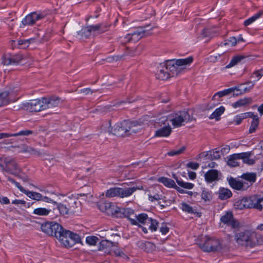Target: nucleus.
I'll return each instance as SVG.
<instances>
[{
	"label": "nucleus",
	"mask_w": 263,
	"mask_h": 263,
	"mask_svg": "<svg viewBox=\"0 0 263 263\" xmlns=\"http://www.w3.org/2000/svg\"><path fill=\"white\" fill-rule=\"evenodd\" d=\"M142 123V122L137 120L133 121L124 120L111 127V120H108L105 124L106 126L108 125V127L107 130L104 129V130L118 137H127L137 133L138 129L135 127L141 126Z\"/></svg>",
	"instance_id": "nucleus-1"
},
{
	"label": "nucleus",
	"mask_w": 263,
	"mask_h": 263,
	"mask_svg": "<svg viewBox=\"0 0 263 263\" xmlns=\"http://www.w3.org/2000/svg\"><path fill=\"white\" fill-rule=\"evenodd\" d=\"M263 198H258L257 195L244 197L241 199H236L234 203V208L236 210L246 209H255L261 211L263 209Z\"/></svg>",
	"instance_id": "nucleus-2"
},
{
	"label": "nucleus",
	"mask_w": 263,
	"mask_h": 263,
	"mask_svg": "<svg viewBox=\"0 0 263 263\" xmlns=\"http://www.w3.org/2000/svg\"><path fill=\"white\" fill-rule=\"evenodd\" d=\"M110 26V24L102 23L83 27L80 31L77 32V37L80 40L87 39L91 34L95 36L104 33L109 30Z\"/></svg>",
	"instance_id": "nucleus-3"
},
{
	"label": "nucleus",
	"mask_w": 263,
	"mask_h": 263,
	"mask_svg": "<svg viewBox=\"0 0 263 263\" xmlns=\"http://www.w3.org/2000/svg\"><path fill=\"white\" fill-rule=\"evenodd\" d=\"M235 239L238 245L251 248L258 244L256 233L251 230H246L236 234Z\"/></svg>",
	"instance_id": "nucleus-4"
},
{
	"label": "nucleus",
	"mask_w": 263,
	"mask_h": 263,
	"mask_svg": "<svg viewBox=\"0 0 263 263\" xmlns=\"http://www.w3.org/2000/svg\"><path fill=\"white\" fill-rule=\"evenodd\" d=\"M42 231L49 236H54L60 240L63 236L65 230L61 224L54 221H48L42 223L41 227Z\"/></svg>",
	"instance_id": "nucleus-5"
},
{
	"label": "nucleus",
	"mask_w": 263,
	"mask_h": 263,
	"mask_svg": "<svg viewBox=\"0 0 263 263\" xmlns=\"http://www.w3.org/2000/svg\"><path fill=\"white\" fill-rule=\"evenodd\" d=\"M143 187H120L115 186L107 190L105 192V196L108 198L118 197L120 198H124L132 195L136 190L142 189Z\"/></svg>",
	"instance_id": "nucleus-6"
},
{
	"label": "nucleus",
	"mask_w": 263,
	"mask_h": 263,
	"mask_svg": "<svg viewBox=\"0 0 263 263\" xmlns=\"http://www.w3.org/2000/svg\"><path fill=\"white\" fill-rule=\"evenodd\" d=\"M59 241L66 248L73 247L76 243L81 242L79 235L69 230H64L63 236H61Z\"/></svg>",
	"instance_id": "nucleus-7"
},
{
	"label": "nucleus",
	"mask_w": 263,
	"mask_h": 263,
	"mask_svg": "<svg viewBox=\"0 0 263 263\" xmlns=\"http://www.w3.org/2000/svg\"><path fill=\"white\" fill-rule=\"evenodd\" d=\"M198 245L202 250L206 252H215L222 249L219 240L211 238H206L203 243H198Z\"/></svg>",
	"instance_id": "nucleus-8"
},
{
	"label": "nucleus",
	"mask_w": 263,
	"mask_h": 263,
	"mask_svg": "<svg viewBox=\"0 0 263 263\" xmlns=\"http://www.w3.org/2000/svg\"><path fill=\"white\" fill-rule=\"evenodd\" d=\"M150 26V24L144 26L131 34H127L125 37L127 39V42H136L144 36L150 35L149 31L154 28V27Z\"/></svg>",
	"instance_id": "nucleus-9"
},
{
	"label": "nucleus",
	"mask_w": 263,
	"mask_h": 263,
	"mask_svg": "<svg viewBox=\"0 0 263 263\" xmlns=\"http://www.w3.org/2000/svg\"><path fill=\"white\" fill-rule=\"evenodd\" d=\"M44 106L43 98L41 99L31 100L23 104L24 108L30 112H39L45 110Z\"/></svg>",
	"instance_id": "nucleus-10"
},
{
	"label": "nucleus",
	"mask_w": 263,
	"mask_h": 263,
	"mask_svg": "<svg viewBox=\"0 0 263 263\" xmlns=\"http://www.w3.org/2000/svg\"><path fill=\"white\" fill-rule=\"evenodd\" d=\"M170 120L172 121L174 126L178 127L182 125V122L191 121L192 119L188 111L183 110L176 114L175 117L171 119Z\"/></svg>",
	"instance_id": "nucleus-11"
},
{
	"label": "nucleus",
	"mask_w": 263,
	"mask_h": 263,
	"mask_svg": "<svg viewBox=\"0 0 263 263\" xmlns=\"http://www.w3.org/2000/svg\"><path fill=\"white\" fill-rule=\"evenodd\" d=\"M4 162L5 163L4 171L15 176H18L20 169L14 159L5 158Z\"/></svg>",
	"instance_id": "nucleus-12"
},
{
	"label": "nucleus",
	"mask_w": 263,
	"mask_h": 263,
	"mask_svg": "<svg viewBox=\"0 0 263 263\" xmlns=\"http://www.w3.org/2000/svg\"><path fill=\"white\" fill-rule=\"evenodd\" d=\"M227 180L231 188L237 191H246L249 185L246 181L237 179L232 176L228 177Z\"/></svg>",
	"instance_id": "nucleus-13"
},
{
	"label": "nucleus",
	"mask_w": 263,
	"mask_h": 263,
	"mask_svg": "<svg viewBox=\"0 0 263 263\" xmlns=\"http://www.w3.org/2000/svg\"><path fill=\"white\" fill-rule=\"evenodd\" d=\"M45 17V14L36 12H32L27 15L22 21L23 26L33 25L39 20H41Z\"/></svg>",
	"instance_id": "nucleus-14"
},
{
	"label": "nucleus",
	"mask_w": 263,
	"mask_h": 263,
	"mask_svg": "<svg viewBox=\"0 0 263 263\" xmlns=\"http://www.w3.org/2000/svg\"><path fill=\"white\" fill-rule=\"evenodd\" d=\"M23 55L21 54H6L3 57V63L4 65L18 64L23 59Z\"/></svg>",
	"instance_id": "nucleus-15"
},
{
	"label": "nucleus",
	"mask_w": 263,
	"mask_h": 263,
	"mask_svg": "<svg viewBox=\"0 0 263 263\" xmlns=\"http://www.w3.org/2000/svg\"><path fill=\"white\" fill-rule=\"evenodd\" d=\"M220 221L224 224L231 226L233 229L238 228L239 226V223L234 219L231 212H227L223 216H221Z\"/></svg>",
	"instance_id": "nucleus-16"
},
{
	"label": "nucleus",
	"mask_w": 263,
	"mask_h": 263,
	"mask_svg": "<svg viewBox=\"0 0 263 263\" xmlns=\"http://www.w3.org/2000/svg\"><path fill=\"white\" fill-rule=\"evenodd\" d=\"M45 109L52 108L58 106L61 102V99L58 97L53 96L49 98L43 97Z\"/></svg>",
	"instance_id": "nucleus-17"
},
{
	"label": "nucleus",
	"mask_w": 263,
	"mask_h": 263,
	"mask_svg": "<svg viewBox=\"0 0 263 263\" xmlns=\"http://www.w3.org/2000/svg\"><path fill=\"white\" fill-rule=\"evenodd\" d=\"M98 206L101 211L105 212L108 215H111L116 205L112 202L105 201L100 202L98 204Z\"/></svg>",
	"instance_id": "nucleus-18"
},
{
	"label": "nucleus",
	"mask_w": 263,
	"mask_h": 263,
	"mask_svg": "<svg viewBox=\"0 0 263 263\" xmlns=\"http://www.w3.org/2000/svg\"><path fill=\"white\" fill-rule=\"evenodd\" d=\"M137 246L141 250L147 253L152 252L155 250L156 246L149 241L139 240L137 242Z\"/></svg>",
	"instance_id": "nucleus-19"
},
{
	"label": "nucleus",
	"mask_w": 263,
	"mask_h": 263,
	"mask_svg": "<svg viewBox=\"0 0 263 263\" xmlns=\"http://www.w3.org/2000/svg\"><path fill=\"white\" fill-rule=\"evenodd\" d=\"M218 176L219 171L217 170L212 169L208 171L205 174L204 178L208 183H212L219 179Z\"/></svg>",
	"instance_id": "nucleus-20"
},
{
	"label": "nucleus",
	"mask_w": 263,
	"mask_h": 263,
	"mask_svg": "<svg viewBox=\"0 0 263 263\" xmlns=\"http://www.w3.org/2000/svg\"><path fill=\"white\" fill-rule=\"evenodd\" d=\"M218 198L221 200H224L232 197V193L227 188L220 187L218 192Z\"/></svg>",
	"instance_id": "nucleus-21"
},
{
	"label": "nucleus",
	"mask_w": 263,
	"mask_h": 263,
	"mask_svg": "<svg viewBox=\"0 0 263 263\" xmlns=\"http://www.w3.org/2000/svg\"><path fill=\"white\" fill-rule=\"evenodd\" d=\"M242 179H244L249 185V187L251 186L253 183H254L256 180V174L255 173H243L240 177Z\"/></svg>",
	"instance_id": "nucleus-22"
},
{
	"label": "nucleus",
	"mask_w": 263,
	"mask_h": 263,
	"mask_svg": "<svg viewBox=\"0 0 263 263\" xmlns=\"http://www.w3.org/2000/svg\"><path fill=\"white\" fill-rule=\"evenodd\" d=\"M33 132L31 130H23L18 133H13V134H8V133H0V139L8 138L11 136H28L29 135L32 134Z\"/></svg>",
	"instance_id": "nucleus-23"
},
{
	"label": "nucleus",
	"mask_w": 263,
	"mask_h": 263,
	"mask_svg": "<svg viewBox=\"0 0 263 263\" xmlns=\"http://www.w3.org/2000/svg\"><path fill=\"white\" fill-rule=\"evenodd\" d=\"M172 132V129L170 126H165L158 130L155 134V137H168Z\"/></svg>",
	"instance_id": "nucleus-24"
},
{
	"label": "nucleus",
	"mask_w": 263,
	"mask_h": 263,
	"mask_svg": "<svg viewBox=\"0 0 263 263\" xmlns=\"http://www.w3.org/2000/svg\"><path fill=\"white\" fill-rule=\"evenodd\" d=\"M181 208L183 211L189 214H194L196 215L197 217H200L201 216V212H198L196 210H194L191 205L187 204L186 203L182 202L181 203Z\"/></svg>",
	"instance_id": "nucleus-25"
},
{
	"label": "nucleus",
	"mask_w": 263,
	"mask_h": 263,
	"mask_svg": "<svg viewBox=\"0 0 263 263\" xmlns=\"http://www.w3.org/2000/svg\"><path fill=\"white\" fill-rule=\"evenodd\" d=\"M252 103V99L251 98H245L243 99H239L236 102L233 103L232 106L234 108H237L247 106L248 105L251 104Z\"/></svg>",
	"instance_id": "nucleus-26"
},
{
	"label": "nucleus",
	"mask_w": 263,
	"mask_h": 263,
	"mask_svg": "<svg viewBox=\"0 0 263 263\" xmlns=\"http://www.w3.org/2000/svg\"><path fill=\"white\" fill-rule=\"evenodd\" d=\"M225 108L221 106L218 108H216L213 113L210 116V119H215L216 121H218L220 120V116L224 112Z\"/></svg>",
	"instance_id": "nucleus-27"
},
{
	"label": "nucleus",
	"mask_w": 263,
	"mask_h": 263,
	"mask_svg": "<svg viewBox=\"0 0 263 263\" xmlns=\"http://www.w3.org/2000/svg\"><path fill=\"white\" fill-rule=\"evenodd\" d=\"M247 58H249V56H246L243 55H237L232 59L230 63L225 67V68H230L237 64L241 60Z\"/></svg>",
	"instance_id": "nucleus-28"
},
{
	"label": "nucleus",
	"mask_w": 263,
	"mask_h": 263,
	"mask_svg": "<svg viewBox=\"0 0 263 263\" xmlns=\"http://www.w3.org/2000/svg\"><path fill=\"white\" fill-rule=\"evenodd\" d=\"M171 77V73L168 70H165V68L159 70L156 73V78L161 80H166Z\"/></svg>",
	"instance_id": "nucleus-29"
},
{
	"label": "nucleus",
	"mask_w": 263,
	"mask_h": 263,
	"mask_svg": "<svg viewBox=\"0 0 263 263\" xmlns=\"http://www.w3.org/2000/svg\"><path fill=\"white\" fill-rule=\"evenodd\" d=\"M158 181L159 182L163 183L165 186L169 188H174L176 185L175 182L173 179L165 177H161L159 178Z\"/></svg>",
	"instance_id": "nucleus-30"
},
{
	"label": "nucleus",
	"mask_w": 263,
	"mask_h": 263,
	"mask_svg": "<svg viewBox=\"0 0 263 263\" xmlns=\"http://www.w3.org/2000/svg\"><path fill=\"white\" fill-rule=\"evenodd\" d=\"M123 209H122V210L124 213V218H125V217L127 218V219L129 220V221L130 222V223L132 225L138 224V222H137V221L136 220V219L131 218L129 217L130 215L134 214V211L130 208H123Z\"/></svg>",
	"instance_id": "nucleus-31"
},
{
	"label": "nucleus",
	"mask_w": 263,
	"mask_h": 263,
	"mask_svg": "<svg viewBox=\"0 0 263 263\" xmlns=\"http://www.w3.org/2000/svg\"><path fill=\"white\" fill-rule=\"evenodd\" d=\"M19 152L28 153L31 155L36 156H40L41 155L40 152L36 150L35 149L30 146H28L26 145H22L21 150L19 151Z\"/></svg>",
	"instance_id": "nucleus-32"
},
{
	"label": "nucleus",
	"mask_w": 263,
	"mask_h": 263,
	"mask_svg": "<svg viewBox=\"0 0 263 263\" xmlns=\"http://www.w3.org/2000/svg\"><path fill=\"white\" fill-rule=\"evenodd\" d=\"M19 152L28 153L31 155L36 156H40L41 155L40 152L36 150L35 149L30 146H28L26 145H22L21 150L19 151Z\"/></svg>",
	"instance_id": "nucleus-33"
},
{
	"label": "nucleus",
	"mask_w": 263,
	"mask_h": 263,
	"mask_svg": "<svg viewBox=\"0 0 263 263\" xmlns=\"http://www.w3.org/2000/svg\"><path fill=\"white\" fill-rule=\"evenodd\" d=\"M136 221L139 224L145 226L147 223H149V219L151 218L148 217L147 214L141 213L138 215H136Z\"/></svg>",
	"instance_id": "nucleus-34"
},
{
	"label": "nucleus",
	"mask_w": 263,
	"mask_h": 263,
	"mask_svg": "<svg viewBox=\"0 0 263 263\" xmlns=\"http://www.w3.org/2000/svg\"><path fill=\"white\" fill-rule=\"evenodd\" d=\"M205 158L210 161L218 159L220 158L219 151H216L215 152L213 150L209 151L205 155Z\"/></svg>",
	"instance_id": "nucleus-35"
},
{
	"label": "nucleus",
	"mask_w": 263,
	"mask_h": 263,
	"mask_svg": "<svg viewBox=\"0 0 263 263\" xmlns=\"http://www.w3.org/2000/svg\"><path fill=\"white\" fill-rule=\"evenodd\" d=\"M24 194H25L29 198L36 201L41 200L42 197V195L41 194L35 192L26 190Z\"/></svg>",
	"instance_id": "nucleus-36"
},
{
	"label": "nucleus",
	"mask_w": 263,
	"mask_h": 263,
	"mask_svg": "<svg viewBox=\"0 0 263 263\" xmlns=\"http://www.w3.org/2000/svg\"><path fill=\"white\" fill-rule=\"evenodd\" d=\"M193 61V58L191 56L185 59H181L175 61V64L180 66L187 65L191 64Z\"/></svg>",
	"instance_id": "nucleus-37"
},
{
	"label": "nucleus",
	"mask_w": 263,
	"mask_h": 263,
	"mask_svg": "<svg viewBox=\"0 0 263 263\" xmlns=\"http://www.w3.org/2000/svg\"><path fill=\"white\" fill-rule=\"evenodd\" d=\"M235 90H239V89L237 87H234L228 89H224L222 91H218L216 93V95H218L219 98L229 95L230 93L234 92Z\"/></svg>",
	"instance_id": "nucleus-38"
},
{
	"label": "nucleus",
	"mask_w": 263,
	"mask_h": 263,
	"mask_svg": "<svg viewBox=\"0 0 263 263\" xmlns=\"http://www.w3.org/2000/svg\"><path fill=\"white\" fill-rule=\"evenodd\" d=\"M259 123V118H258V116H257L255 117V118H253L251 121V126L250 127L249 131V133L250 134L253 133L256 131L257 128L258 126Z\"/></svg>",
	"instance_id": "nucleus-39"
},
{
	"label": "nucleus",
	"mask_w": 263,
	"mask_h": 263,
	"mask_svg": "<svg viewBox=\"0 0 263 263\" xmlns=\"http://www.w3.org/2000/svg\"><path fill=\"white\" fill-rule=\"evenodd\" d=\"M263 14L262 11H260L252 17L249 18L248 19L245 21L243 23V25L245 26H247L252 23H253L255 21H256L257 18H259Z\"/></svg>",
	"instance_id": "nucleus-40"
},
{
	"label": "nucleus",
	"mask_w": 263,
	"mask_h": 263,
	"mask_svg": "<svg viewBox=\"0 0 263 263\" xmlns=\"http://www.w3.org/2000/svg\"><path fill=\"white\" fill-rule=\"evenodd\" d=\"M50 212L51 210L43 208H38L33 210V214L39 216H47Z\"/></svg>",
	"instance_id": "nucleus-41"
},
{
	"label": "nucleus",
	"mask_w": 263,
	"mask_h": 263,
	"mask_svg": "<svg viewBox=\"0 0 263 263\" xmlns=\"http://www.w3.org/2000/svg\"><path fill=\"white\" fill-rule=\"evenodd\" d=\"M8 96L9 92L7 91L0 93V106L7 105L9 103Z\"/></svg>",
	"instance_id": "nucleus-42"
},
{
	"label": "nucleus",
	"mask_w": 263,
	"mask_h": 263,
	"mask_svg": "<svg viewBox=\"0 0 263 263\" xmlns=\"http://www.w3.org/2000/svg\"><path fill=\"white\" fill-rule=\"evenodd\" d=\"M253 153L251 152H244L241 153L239 154H234L233 156H235L236 158L238 159H242L243 161L245 160L246 159L250 158L251 156L253 155Z\"/></svg>",
	"instance_id": "nucleus-43"
},
{
	"label": "nucleus",
	"mask_w": 263,
	"mask_h": 263,
	"mask_svg": "<svg viewBox=\"0 0 263 263\" xmlns=\"http://www.w3.org/2000/svg\"><path fill=\"white\" fill-rule=\"evenodd\" d=\"M159 222L157 220L151 218L149 223H147V228L152 232L156 231L157 230Z\"/></svg>",
	"instance_id": "nucleus-44"
},
{
	"label": "nucleus",
	"mask_w": 263,
	"mask_h": 263,
	"mask_svg": "<svg viewBox=\"0 0 263 263\" xmlns=\"http://www.w3.org/2000/svg\"><path fill=\"white\" fill-rule=\"evenodd\" d=\"M34 41V39L33 38L27 40H20L18 41V45H19L21 48L25 49Z\"/></svg>",
	"instance_id": "nucleus-45"
},
{
	"label": "nucleus",
	"mask_w": 263,
	"mask_h": 263,
	"mask_svg": "<svg viewBox=\"0 0 263 263\" xmlns=\"http://www.w3.org/2000/svg\"><path fill=\"white\" fill-rule=\"evenodd\" d=\"M56 205L61 214L66 215L69 214V209L65 205L62 203H58Z\"/></svg>",
	"instance_id": "nucleus-46"
},
{
	"label": "nucleus",
	"mask_w": 263,
	"mask_h": 263,
	"mask_svg": "<svg viewBox=\"0 0 263 263\" xmlns=\"http://www.w3.org/2000/svg\"><path fill=\"white\" fill-rule=\"evenodd\" d=\"M122 209H123L116 206L113 211V214H111V215L116 218H124V213Z\"/></svg>",
	"instance_id": "nucleus-47"
},
{
	"label": "nucleus",
	"mask_w": 263,
	"mask_h": 263,
	"mask_svg": "<svg viewBox=\"0 0 263 263\" xmlns=\"http://www.w3.org/2000/svg\"><path fill=\"white\" fill-rule=\"evenodd\" d=\"M212 193L211 191H208L203 190L201 193V198L204 202L210 201L212 199Z\"/></svg>",
	"instance_id": "nucleus-48"
},
{
	"label": "nucleus",
	"mask_w": 263,
	"mask_h": 263,
	"mask_svg": "<svg viewBox=\"0 0 263 263\" xmlns=\"http://www.w3.org/2000/svg\"><path fill=\"white\" fill-rule=\"evenodd\" d=\"M237 159L233 154L230 156L227 161V164L231 167H236L239 165V163L236 161Z\"/></svg>",
	"instance_id": "nucleus-49"
},
{
	"label": "nucleus",
	"mask_w": 263,
	"mask_h": 263,
	"mask_svg": "<svg viewBox=\"0 0 263 263\" xmlns=\"http://www.w3.org/2000/svg\"><path fill=\"white\" fill-rule=\"evenodd\" d=\"M114 242L107 240H102L99 242V250H102L107 247L113 246Z\"/></svg>",
	"instance_id": "nucleus-50"
},
{
	"label": "nucleus",
	"mask_w": 263,
	"mask_h": 263,
	"mask_svg": "<svg viewBox=\"0 0 263 263\" xmlns=\"http://www.w3.org/2000/svg\"><path fill=\"white\" fill-rule=\"evenodd\" d=\"M179 66L174 64L173 66L169 67L168 71L171 73L172 77L177 76L180 73Z\"/></svg>",
	"instance_id": "nucleus-51"
},
{
	"label": "nucleus",
	"mask_w": 263,
	"mask_h": 263,
	"mask_svg": "<svg viewBox=\"0 0 263 263\" xmlns=\"http://www.w3.org/2000/svg\"><path fill=\"white\" fill-rule=\"evenodd\" d=\"M98 240L99 238L95 236H87L86 238V243L91 246L96 245Z\"/></svg>",
	"instance_id": "nucleus-52"
},
{
	"label": "nucleus",
	"mask_w": 263,
	"mask_h": 263,
	"mask_svg": "<svg viewBox=\"0 0 263 263\" xmlns=\"http://www.w3.org/2000/svg\"><path fill=\"white\" fill-rule=\"evenodd\" d=\"M177 184L181 187L189 190L192 189L194 186V184L193 183L185 182L182 180L180 181H177Z\"/></svg>",
	"instance_id": "nucleus-53"
},
{
	"label": "nucleus",
	"mask_w": 263,
	"mask_h": 263,
	"mask_svg": "<svg viewBox=\"0 0 263 263\" xmlns=\"http://www.w3.org/2000/svg\"><path fill=\"white\" fill-rule=\"evenodd\" d=\"M186 149L185 146H182L179 150L175 151L173 150L167 153V155L170 156H174L175 155H178L183 153Z\"/></svg>",
	"instance_id": "nucleus-54"
},
{
	"label": "nucleus",
	"mask_w": 263,
	"mask_h": 263,
	"mask_svg": "<svg viewBox=\"0 0 263 263\" xmlns=\"http://www.w3.org/2000/svg\"><path fill=\"white\" fill-rule=\"evenodd\" d=\"M244 84H251L249 86L245 87L243 90V92L245 93L246 92L250 91L254 87L255 84L254 82H252L250 81H247L245 83L240 84V85L241 86Z\"/></svg>",
	"instance_id": "nucleus-55"
},
{
	"label": "nucleus",
	"mask_w": 263,
	"mask_h": 263,
	"mask_svg": "<svg viewBox=\"0 0 263 263\" xmlns=\"http://www.w3.org/2000/svg\"><path fill=\"white\" fill-rule=\"evenodd\" d=\"M230 43L231 44V45L234 46L237 43V39L235 37L232 36L230 37L227 41H225L224 43V45H229Z\"/></svg>",
	"instance_id": "nucleus-56"
},
{
	"label": "nucleus",
	"mask_w": 263,
	"mask_h": 263,
	"mask_svg": "<svg viewBox=\"0 0 263 263\" xmlns=\"http://www.w3.org/2000/svg\"><path fill=\"white\" fill-rule=\"evenodd\" d=\"M186 166L191 169L196 170L199 167V164L197 162H190L186 164Z\"/></svg>",
	"instance_id": "nucleus-57"
},
{
	"label": "nucleus",
	"mask_w": 263,
	"mask_h": 263,
	"mask_svg": "<svg viewBox=\"0 0 263 263\" xmlns=\"http://www.w3.org/2000/svg\"><path fill=\"white\" fill-rule=\"evenodd\" d=\"M161 199H162V196L159 195L158 194H156L154 196H152V195H148V199L151 202H153L155 200H159Z\"/></svg>",
	"instance_id": "nucleus-58"
},
{
	"label": "nucleus",
	"mask_w": 263,
	"mask_h": 263,
	"mask_svg": "<svg viewBox=\"0 0 263 263\" xmlns=\"http://www.w3.org/2000/svg\"><path fill=\"white\" fill-rule=\"evenodd\" d=\"M175 60H170L166 61L165 63L164 64L165 70H168L170 67L172 66L174 64H175Z\"/></svg>",
	"instance_id": "nucleus-59"
},
{
	"label": "nucleus",
	"mask_w": 263,
	"mask_h": 263,
	"mask_svg": "<svg viewBox=\"0 0 263 263\" xmlns=\"http://www.w3.org/2000/svg\"><path fill=\"white\" fill-rule=\"evenodd\" d=\"M241 115L243 119L248 118H252L253 119V118H255V117L257 116V115H255L253 112H247L243 114H241Z\"/></svg>",
	"instance_id": "nucleus-60"
},
{
	"label": "nucleus",
	"mask_w": 263,
	"mask_h": 263,
	"mask_svg": "<svg viewBox=\"0 0 263 263\" xmlns=\"http://www.w3.org/2000/svg\"><path fill=\"white\" fill-rule=\"evenodd\" d=\"M160 231L162 234L165 235L168 232L169 228L167 227L164 223H163L162 227L160 229Z\"/></svg>",
	"instance_id": "nucleus-61"
},
{
	"label": "nucleus",
	"mask_w": 263,
	"mask_h": 263,
	"mask_svg": "<svg viewBox=\"0 0 263 263\" xmlns=\"http://www.w3.org/2000/svg\"><path fill=\"white\" fill-rule=\"evenodd\" d=\"M242 120H243L242 115H237L235 116L234 121L236 122V125H239L241 124Z\"/></svg>",
	"instance_id": "nucleus-62"
},
{
	"label": "nucleus",
	"mask_w": 263,
	"mask_h": 263,
	"mask_svg": "<svg viewBox=\"0 0 263 263\" xmlns=\"http://www.w3.org/2000/svg\"><path fill=\"white\" fill-rule=\"evenodd\" d=\"M41 200H43L45 202H48V203H52L53 204H58V203L56 201H54L51 198L47 197V196H43L42 197V199Z\"/></svg>",
	"instance_id": "nucleus-63"
},
{
	"label": "nucleus",
	"mask_w": 263,
	"mask_h": 263,
	"mask_svg": "<svg viewBox=\"0 0 263 263\" xmlns=\"http://www.w3.org/2000/svg\"><path fill=\"white\" fill-rule=\"evenodd\" d=\"M210 30L209 29L204 28L202 30L201 34L203 37H208L210 36Z\"/></svg>",
	"instance_id": "nucleus-64"
}]
</instances>
